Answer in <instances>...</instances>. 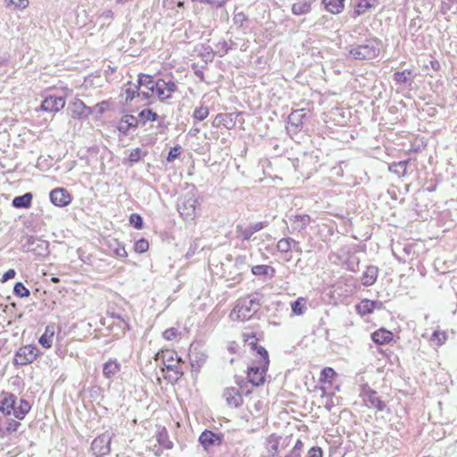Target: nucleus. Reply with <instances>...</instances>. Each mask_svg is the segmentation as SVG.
<instances>
[{
	"mask_svg": "<svg viewBox=\"0 0 457 457\" xmlns=\"http://www.w3.org/2000/svg\"><path fill=\"white\" fill-rule=\"evenodd\" d=\"M31 405L27 400L20 399L12 394L4 393L0 399V416L12 417L22 420L30 411Z\"/></svg>",
	"mask_w": 457,
	"mask_h": 457,
	"instance_id": "nucleus-1",
	"label": "nucleus"
},
{
	"mask_svg": "<svg viewBox=\"0 0 457 457\" xmlns=\"http://www.w3.org/2000/svg\"><path fill=\"white\" fill-rule=\"evenodd\" d=\"M380 41L370 38L363 44L350 45L347 47L349 57L359 61H370L378 57L380 53Z\"/></svg>",
	"mask_w": 457,
	"mask_h": 457,
	"instance_id": "nucleus-2",
	"label": "nucleus"
},
{
	"mask_svg": "<svg viewBox=\"0 0 457 457\" xmlns=\"http://www.w3.org/2000/svg\"><path fill=\"white\" fill-rule=\"evenodd\" d=\"M260 303L257 296L250 295L248 297L237 300L236 306L230 312L232 320L245 321L248 320L260 308Z\"/></svg>",
	"mask_w": 457,
	"mask_h": 457,
	"instance_id": "nucleus-3",
	"label": "nucleus"
},
{
	"mask_svg": "<svg viewBox=\"0 0 457 457\" xmlns=\"http://www.w3.org/2000/svg\"><path fill=\"white\" fill-rule=\"evenodd\" d=\"M154 360L157 362H161L170 373L168 375L170 381H177L183 375L179 359L177 357L176 353L172 351H162L155 354Z\"/></svg>",
	"mask_w": 457,
	"mask_h": 457,
	"instance_id": "nucleus-4",
	"label": "nucleus"
},
{
	"mask_svg": "<svg viewBox=\"0 0 457 457\" xmlns=\"http://www.w3.org/2000/svg\"><path fill=\"white\" fill-rule=\"evenodd\" d=\"M196 204L195 187H192L179 198L177 209L186 221H193L197 216Z\"/></svg>",
	"mask_w": 457,
	"mask_h": 457,
	"instance_id": "nucleus-5",
	"label": "nucleus"
},
{
	"mask_svg": "<svg viewBox=\"0 0 457 457\" xmlns=\"http://www.w3.org/2000/svg\"><path fill=\"white\" fill-rule=\"evenodd\" d=\"M21 427L19 420L0 416V439L6 440L10 445L15 444L13 441L17 438L16 432Z\"/></svg>",
	"mask_w": 457,
	"mask_h": 457,
	"instance_id": "nucleus-6",
	"label": "nucleus"
},
{
	"mask_svg": "<svg viewBox=\"0 0 457 457\" xmlns=\"http://www.w3.org/2000/svg\"><path fill=\"white\" fill-rule=\"evenodd\" d=\"M178 90L177 84L172 80L159 79L155 82L154 93L161 101L171 98L173 93Z\"/></svg>",
	"mask_w": 457,
	"mask_h": 457,
	"instance_id": "nucleus-7",
	"label": "nucleus"
},
{
	"mask_svg": "<svg viewBox=\"0 0 457 457\" xmlns=\"http://www.w3.org/2000/svg\"><path fill=\"white\" fill-rule=\"evenodd\" d=\"M39 354V350L31 345L21 347L15 354V364L27 365L33 362Z\"/></svg>",
	"mask_w": 457,
	"mask_h": 457,
	"instance_id": "nucleus-8",
	"label": "nucleus"
},
{
	"mask_svg": "<svg viewBox=\"0 0 457 457\" xmlns=\"http://www.w3.org/2000/svg\"><path fill=\"white\" fill-rule=\"evenodd\" d=\"M162 8L166 16L182 20L184 18L185 0H162Z\"/></svg>",
	"mask_w": 457,
	"mask_h": 457,
	"instance_id": "nucleus-9",
	"label": "nucleus"
},
{
	"mask_svg": "<svg viewBox=\"0 0 457 457\" xmlns=\"http://www.w3.org/2000/svg\"><path fill=\"white\" fill-rule=\"evenodd\" d=\"M111 436L108 434H103L95 438L91 444V450L97 457H102L110 453Z\"/></svg>",
	"mask_w": 457,
	"mask_h": 457,
	"instance_id": "nucleus-10",
	"label": "nucleus"
},
{
	"mask_svg": "<svg viewBox=\"0 0 457 457\" xmlns=\"http://www.w3.org/2000/svg\"><path fill=\"white\" fill-rule=\"evenodd\" d=\"M51 203L58 207H65L71 202V195L67 189L56 187L49 194Z\"/></svg>",
	"mask_w": 457,
	"mask_h": 457,
	"instance_id": "nucleus-11",
	"label": "nucleus"
},
{
	"mask_svg": "<svg viewBox=\"0 0 457 457\" xmlns=\"http://www.w3.org/2000/svg\"><path fill=\"white\" fill-rule=\"evenodd\" d=\"M71 116L73 119L83 120L92 113V109L87 107L81 100L75 99L68 106Z\"/></svg>",
	"mask_w": 457,
	"mask_h": 457,
	"instance_id": "nucleus-12",
	"label": "nucleus"
},
{
	"mask_svg": "<svg viewBox=\"0 0 457 457\" xmlns=\"http://www.w3.org/2000/svg\"><path fill=\"white\" fill-rule=\"evenodd\" d=\"M264 228L263 222H254L248 226L238 224L236 227V234L238 238L242 240H250L253 235Z\"/></svg>",
	"mask_w": 457,
	"mask_h": 457,
	"instance_id": "nucleus-13",
	"label": "nucleus"
},
{
	"mask_svg": "<svg viewBox=\"0 0 457 457\" xmlns=\"http://www.w3.org/2000/svg\"><path fill=\"white\" fill-rule=\"evenodd\" d=\"M363 401L370 408H374L382 411L386 408V403L378 396V393L370 387L364 388L362 391Z\"/></svg>",
	"mask_w": 457,
	"mask_h": 457,
	"instance_id": "nucleus-14",
	"label": "nucleus"
},
{
	"mask_svg": "<svg viewBox=\"0 0 457 457\" xmlns=\"http://www.w3.org/2000/svg\"><path fill=\"white\" fill-rule=\"evenodd\" d=\"M267 370L268 368H264V365L262 364L249 367L247 372L249 382L253 386H260L263 384Z\"/></svg>",
	"mask_w": 457,
	"mask_h": 457,
	"instance_id": "nucleus-15",
	"label": "nucleus"
},
{
	"mask_svg": "<svg viewBox=\"0 0 457 457\" xmlns=\"http://www.w3.org/2000/svg\"><path fill=\"white\" fill-rule=\"evenodd\" d=\"M65 106V100L62 96H50L41 104L40 108L45 112H57Z\"/></svg>",
	"mask_w": 457,
	"mask_h": 457,
	"instance_id": "nucleus-16",
	"label": "nucleus"
},
{
	"mask_svg": "<svg viewBox=\"0 0 457 457\" xmlns=\"http://www.w3.org/2000/svg\"><path fill=\"white\" fill-rule=\"evenodd\" d=\"M199 442L204 449L221 444V436L210 430H204L199 436Z\"/></svg>",
	"mask_w": 457,
	"mask_h": 457,
	"instance_id": "nucleus-17",
	"label": "nucleus"
},
{
	"mask_svg": "<svg viewBox=\"0 0 457 457\" xmlns=\"http://www.w3.org/2000/svg\"><path fill=\"white\" fill-rule=\"evenodd\" d=\"M223 396L228 404L233 407H238L243 402L242 395L236 387L226 388L223 392Z\"/></svg>",
	"mask_w": 457,
	"mask_h": 457,
	"instance_id": "nucleus-18",
	"label": "nucleus"
},
{
	"mask_svg": "<svg viewBox=\"0 0 457 457\" xmlns=\"http://www.w3.org/2000/svg\"><path fill=\"white\" fill-rule=\"evenodd\" d=\"M294 231H302L311 223V217L307 214H297L289 217Z\"/></svg>",
	"mask_w": 457,
	"mask_h": 457,
	"instance_id": "nucleus-19",
	"label": "nucleus"
},
{
	"mask_svg": "<svg viewBox=\"0 0 457 457\" xmlns=\"http://www.w3.org/2000/svg\"><path fill=\"white\" fill-rule=\"evenodd\" d=\"M190 363L193 369L199 370L206 361V355L204 353L197 350L196 347H190L188 353Z\"/></svg>",
	"mask_w": 457,
	"mask_h": 457,
	"instance_id": "nucleus-20",
	"label": "nucleus"
},
{
	"mask_svg": "<svg viewBox=\"0 0 457 457\" xmlns=\"http://www.w3.org/2000/svg\"><path fill=\"white\" fill-rule=\"evenodd\" d=\"M316 0H299L292 4L291 11L295 15H304L311 12Z\"/></svg>",
	"mask_w": 457,
	"mask_h": 457,
	"instance_id": "nucleus-21",
	"label": "nucleus"
},
{
	"mask_svg": "<svg viewBox=\"0 0 457 457\" xmlns=\"http://www.w3.org/2000/svg\"><path fill=\"white\" fill-rule=\"evenodd\" d=\"M378 268L374 265H370L366 268L361 276V283L365 287L372 286L378 278Z\"/></svg>",
	"mask_w": 457,
	"mask_h": 457,
	"instance_id": "nucleus-22",
	"label": "nucleus"
},
{
	"mask_svg": "<svg viewBox=\"0 0 457 457\" xmlns=\"http://www.w3.org/2000/svg\"><path fill=\"white\" fill-rule=\"evenodd\" d=\"M232 113H219L215 116L212 126L215 128H219L220 126H224L227 129H232L235 125L233 121Z\"/></svg>",
	"mask_w": 457,
	"mask_h": 457,
	"instance_id": "nucleus-23",
	"label": "nucleus"
},
{
	"mask_svg": "<svg viewBox=\"0 0 457 457\" xmlns=\"http://www.w3.org/2000/svg\"><path fill=\"white\" fill-rule=\"evenodd\" d=\"M55 334V326L54 324L47 325L44 334L39 338V344L48 349L52 346L54 337Z\"/></svg>",
	"mask_w": 457,
	"mask_h": 457,
	"instance_id": "nucleus-24",
	"label": "nucleus"
},
{
	"mask_svg": "<svg viewBox=\"0 0 457 457\" xmlns=\"http://www.w3.org/2000/svg\"><path fill=\"white\" fill-rule=\"evenodd\" d=\"M372 340L378 345H384L393 339V334L387 329L379 328L372 333Z\"/></svg>",
	"mask_w": 457,
	"mask_h": 457,
	"instance_id": "nucleus-25",
	"label": "nucleus"
},
{
	"mask_svg": "<svg viewBox=\"0 0 457 457\" xmlns=\"http://www.w3.org/2000/svg\"><path fill=\"white\" fill-rule=\"evenodd\" d=\"M281 437L276 434L270 435L265 440V448L270 456L278 453Z\"/></svg>",
	"mask_w": 457,
	"mask_h": 457,
	"instance_id": "nucleus-26",
	"label": "nucleus"
},
{
	"mask_svg": "<svg viewBox=\"0 0 457 457\" xmlns=\"http://www.w3.org/2000/svg\"><path fill=\"white\" fill-rule=\"evenodd\" d=\"M120 370V363L116 360H109L104 364L103 374L106 378H112Z\"/></svg>",
	"mask_w": 457,
	"mask_h": 457,
	"instance_id": "nucleus-27",
	"label": "nucleus"
},
{
	"mask_svg": "<svg viewBox=\"0 0 457 457\" xmlns=\"http://www.w3.org/2000/svg\"><path fill=\"white\" fill-rule=\"evenodd\" d=\"M292 313L295 316H302L307 311V299L304 297H298L291 304Z\"/></svg>",
	"mask_w": 457,
	"mask_h": 457,
	"instance_id": "nucleus-28",
	"label": "nucleus"
},
{
	"mask_svg": "<svg viewBox=\"0 0 457 457\" xmlns=\"http://www.w3.org/2000/svg\"><path fill=\"white\" fill-rule=\"evenodd\" d=\"M33 195L29 192L12 199V206L15 208H29L31 205Z\"/></svg>",
	"mask_w": 457,
	"mask_h": 457,
	"instance_id": "nucleus-29",
	"label": "nucleus"
},
{
	"mask_svg": "<svg viewBox=\"0 0 457 457\" xmlns=\"http://www.w3.org/2000/svg\"><path fill=\"white\" fill-rule=\"evenodd\" d=\"M345 0H322L325 9L333 13L338 14L344 10Z\"/></svg>",
	"mask_w": 457,
	"mask_h": 457,
	"instance_id": "nucleus-30",
	"label": "nucleus"
},
{
	"mask_svg": "<svg viewBox=\"0 0 457 457\" xmlns=\"http://www.w3.org/2000/svg\"><path fill=\"white\" fill-rule=\"evenodd\" d=\"M355 12L357 15L363 14L368 10L375 8L378 4V0H356Z\"/></svg>",
	"mask_w": 457,
	"mask_h": 457,
	"instance_id": "nucleus-31",
	"label": "nucleus"
},
{
	"mask_svg": "<svg viewBox=\"0 0 457 457\" xmlns=\"http://www.w3.org/2000/svg\"><path fill=\"white\" fill-rule=\"evenodd\" d=\"M155 82L153 77L145 74H140L137 79L138 88H146L151 90V93H154Z\"/></svg>",
	"mask_w": 457,
	"mask_h": 457,
	"instance_id": "nucleus-32",
	"label": "nucleus"
},
{
	"mask_svg": "<svg viewBox=\"0 0 457 457\" xmlns=\"http://www.w3.org/2000/svg\"><path fill=\"white\" fill-rule=\"evenodd\" d=\"M252 273L255 276L272 278L274 276L275 270L268 265H255L252 267Z\"/></svg>",
	"mask_w": 457,
	"mask_h": 457,
	"instance_id": "nucleus-33",
	"label": "nucleus"
},
{
	"mask_svg": "<svg viewBox=\"0 0 457 457\" xmlns=\"http://www.w3.org/2000/svg\"><path fill=\"white\" fill-rule=\"evenodd\" d=\"M356 310L361 315H368L374 310V301L364 299L357 306Z\"/></svg>",
	"mask_w": 457,
	"mask_h": 457,
	"instance_id": "nucleus-34",
	"label": "nucleus"
},
{
	"mask_svg": "<svg viewBox=\"0 0 457 457\" xmlns=\"http://www.w3.org/2000/svg\"><path fill=\"white\" fill-rule=\"evenodd\" d=\"M138 92H139V88L137 84L128 83L126 85V88L124 91L125 101L128 103V102H131L136 97L138 98Z\"/></svg>",
	"mask_w": 457,
	"mask_h": 457,
	"instance_id": "nucleus-35",
	"label": "nucleus"
},
{
	"mask_svg": "<svg viewBox=\"0 0 457 457\" xmlns=\"http://www.w3.org/2000/svg\"><path fill=\"white\" fill-rule=\"evenodd\" d=\"M138 119L133 115H125L123 116L119 129L120 130H128L129 128L137 127Z\"/></svg>",
	"mask_w": 457,
	"mask_h": 457,
	"instance_id": "nucleus-36",
	"label": "nucleus"
},
{
	"mask_svg": "<svg viewBox=\"0 0 457 457\" xmlns=\"http://www.w3.org/2000/svg\"><path fill=\"white\" fill-rule=\"evenodd\" d=\"M156 440L159 445L165 449L173 447V443L169 439L168 433L164 428L156 435Z\"/></svg>",
	"mask_w": 457,
	"mask_h": 457,
	"instance_id": "nucleus-37",
	"label": "nucleus"
},
{
	"mask_svg": "<svg viewBox=\"0 0 457 457\" xmlns=\"http://www.w3.org/2000/svg\"><path fill=\"white\" fill-rule=\"evenodd\" d=\"M109 248L117 257H126L128 255L124 245L117 240L111 241L109 243Z\"/></svg>",
	"mask_w": 457,
	"mask_h": 457,
	"instance_id": "nucleus-38",
	"label": "nucleus"
},
{
	"mask_svg": "<svg viewBox=\"0 0 457 457\" xmlns=\"http://www.w3.org/2000/svg\"><path fill=\"white\" fill-rule=\"evenodd\" d=\"M447 336L445 332L436 330L433 332L431 337H430V344L433 346H440L446 341Z\"/></svg>",
	"mask_w": 457,
	"mask_h": 457,
	"instance_id": "nucleus-39",
	"label": "nucleus"
},
{
	"mask_svg": "<svg viewBox=\"0 0 457 457\" xmlns=\"http://www.w3.org/2000/svg\"><path fill=\"white\" fill-rule=\"evenodd\" d=\"M408 161L395 162L389 166V170L399 176H404L407 170Z\"/></svg>",
	"mask_w": 457,
	"mask_h": 457,
	"instance_id": "nucleus-40",
	"label": "nucleus"
},
{
	"mask_svg": "<svg viewBox=\"0 0 457 457\" xmlns=\"http://www.w3.org/2000/svg\"><path fill=\"white\" fill-rule=\"evenodd\" d=\"M292 245H294V239L291 237H286L278 242L277 248L280 253H286L292 250Z\"/></svg>",
	"mask_w": 457,
	"mask_h": 457,
	"instance_id": "nucleus-41",
	"label": "nucleus"
},
{
	"mask_svg": "<svg viewBox=\"0 0 457 457\" xmlns=\"http://www.w3.org/2000/svg\"><path fill=\"white\" fill-rule=\"evenodd\" d=\"M138 118L144 122L145 123L146 121L148 120H151V121H154L157 120L158 118V115L156 112H153L152 110L150 109H144L142 110L139 114H138Z\"/></svg>",
	"mask_w": 457,
	"mask_h": 457,
	"instance_id": "nucleus-42",
	"label": "nucleus"
},
{
	"mask_svg": "<svg viewBox=\"0 0 457 457\" xmlns=\"http://www.w3.org/2000/svg\"><path fill=\"white\" fill-rule=\"evenodd\" d=\"M336 376L337 373L332 368L326 367L321 370L320 381L331 383Z\"/></svg>",
	"mask_w": 457,
	"mask_h": 457,
	"instance_id": "nucleus-43",
	"label": "nucleus"
},
{
	"mask_svg": "<svg viewBox=\"0 0 457 457\" xmlns=\"http://www.w3.org/2000/svg\"><path fill=\"white\" fill-rule=\"evenodd\" d=\"M257 353L259 355L258 364L264 365V368H268L270 360H269V355H268V352L266 351V349L262 346H259V347H257Z\"/></svg>",
	"mask_w": 457,
	"mask_h": 457,
	"instance_id": "nucleus-44",
	"label": "nucleus"
},
{
	"mask_svg": "<svg viewBox=\"0 0 457 457\" xmlns=\"http://www.w3.org/2000/svg\"><path fill=\"white\" fill-rule=\"evenodd\" d=\"M29 0H4L5 7L14 6L18 9H25L29 6Z\"/></svg>",
	"mask_w": 457,
	"mask_h": 457,
	"instance_id": "nucleus-45",
	"label": "nucleus"
},
{
	"mask_svg": "<svg viewBox=\"0 0 457 457\" xmlns=\"http://www.w3.org/2000/svg\"><path fill=\"white\" fill-rule=\"evenodd\" d=\"M209 115V108L207 106H200L195 108L193 112V117L198 120H204Z\"/></svg>",
	"mask_w": 457,
	"mask_h": 457,
	"instance_id": "nucleus-46",
	"label": "nucleus"
},
{
	"mask_svg": "<svg viewBox=\"0 0 457 457\" xmlns=\"http://www.w3.org/2000/svg\"><path fill=\"white\" fill-rule=\"evenodd\" d=\"M411 71L405 70L403 71H397L394 74V79L396 83L404 84L408 81Z\"/></svg>",
	"mask_w": 457,
	"mask_h": 457,
	"instance_id": "nucleus-47",
	"label": "nucleus"
},
{
	"mask_svg": "<svg viewBox=\"0 0 457 457\" xmlns=\"http://www.w3.org/2000/svg\"><path fill=\"white\" fill-rule=\"evenodd\" d=\"M149 248V243L146 239L141 238L135 243L134 250L138 253L146 252Z\"/></svg>",
	"mask_w": 457,
	"mask_h": 457,
	"instance_id": "nucleus-48",
	"label": "nucleus"
},
{
	"mask_svg": "<svg viewBox=\"0 0 457 457\" xmlns=\"http://www.w3.org/2000/svg\"><path fill=\"white\" fill-rule=\"evenodd\" d=\"M13 292L20 297H27L29 295V290L21 282L15 284Z\"/></svg>",
	"mask_w": 457,
	"mask_h": 457,
	"instance_id": "nucleus-49",
	"label": "nucleus"
},
{
	"mask_svg": "<svg viewBox=\"0 0 457 457\" xmlns=\"http://www.w3.org/2000/svg\"><path fill=\"white\" fill-rule=\"evenodd\" d=\"M234 44L232 42L228 43L226 40H221L218 42L216 45L217 51L220 53V55L222 56L228 53L229 49L232 48Z\"/></svg>",
	"mask_w": 457,
	"mask_h": 457,
	"instance_id": "nucleus-50",
	"label": "nucleus"
},
{
	"mask_svg": "<svg viewBox=\"0 0 457 457\" xmlns=\"http://www.w3.org/2000/svg\"><path fill=\"white\" fill-rule=\"evenodd\" d=\"M179 331L175 328H167L162 333V337L168 341H171L179 336Z\"/></svg>",
	"mask_w": 457,
	"mask_h": 457,
	"instance_id": "nucleus-51",
	"label": "nucleus"
},
{
	"mask_svg": "<svg viewBox=\"0 0 457 457\" xmlns=\"http://www.w3.org/2000/svg\"><path fill=\"white\" fill-rule=\"evenodd\" d=\"M302 112H303V110H297V111L291 112L288 119H289V121L293 125H295L296 127L299 125V122L301 121L302 118L304 116V114Z\"/></svg>",
	"mask_w": 457,
	"mask_h": 457,
	"instance_id": "nucleus-52",
	"label": "nucleus"
},
{
	"mask_svg": "<svg viewBox=\"0 0 457 457\" xmlns=\"http://www.w3.org/2000/svg\"><path fill=\"white\" fill-rule=\"evenodd\" d=\"M247 16L243 12L236 13L233 17L234 24L239 26L240 28L244 27V24L247 21Z\"/></svg>",
	"mask_w": 457,
	"mask_h": 457,
	"instance_id": "nucleus-53",
	"label": "nucleus"
},
{
	"mask_svg": "<svg viewBox=\"0 0 457 457\" xmlns=\"http://www.w3.org/2000/svg\"><path fill=\"white\" fill-rule=\"evenodd\" d=\"M181 154V147L179 145H176L172 147L168 154L167 161L169 162H173L175 159H177Z\"/></svg>",
	"mask_w": 457,
	"mask_h": 457,
	"instance_id": "nucleus-54",
	"label": "nucleus"
},
{
	"mask_svg": "<svg viewBox=\"0 0 457 457\" xmlns=\"http://www.w3.org/2000/svg\"><path fill=\"white\" fill-rule=\"evenodd\" d=\"M129 222L137 229H140L143 227L142 217L138 214H131L129 218Z\"/></svg>",
	"mask_w": 457,
	"mask_h": 457,
	"instance_id": "nucleus-55",
	"label": "nucleus"
},
{
	"mask_svg": "<svg viewBox=\"0 0 457 457\" xmlns=\"http://www.w3.org/2000/svg\"><path fill=\"white\" fill-rule=\"evenodd\" d=\"M143 155H145V153L140 148H136L131 151L129 159L131 162H137Z\"/></svg>",
	"mask_w": 457,
	"mask_h": 457,
	"instance_id": "nucleus-56",
	"label": "nucleus"
},
{
	"mask_svg": "<svg viewBox=\"0 0 457 457\" xmlns=\"http://www.w3.org/2000/svg\"><path fill=\"white\" fill-rule=\"evenodd\" d=\"M99 18L103 21L102 24L104 25L106 22L112 20L113 12L111 10H106L102 12Z\"/></svg>",
	"mask_w": 457,
	"mask_h": 457,
	"instance_id": "nucleus-57",
	"label": "nucleus"
},
{
	"mask_svg": "<svg viewBox=\"0 0 457 457\" xmlns=\"http://www.w3.org/2000/svg\"><path fill=\"white\" fill-rule=\"evenodd\" d=\"M308 457H323V452L320 447H312L308 452Z\"/></svg>",
	"mask_w": 457,
	"mask_h": 457,
	"instance_id": "nucleus-58",
	"label": "nucleus"
},
{
	"mask_svg": "<svg viewBox=\"0 0 457 457\" xmlns=\"http://www.w3.org/2000/svg\"><path fill=\"white\" fill-rule=\"evenodd\" d=\"M154 93H151V90L146 88H140L138 92V98L141 100H146L150 98Z\"/></svg>",
	"mask_w": 457,
	"mask_h": 457,
	"instance_id": "nucleus-59",
	"label": "nucleus"
},
{
	"mask_svg": "<svg viewBox=\"0 0 457 457\" xmlns=\"http://www.w3.org/2000/svg\"><path fill=\"white\" fill-rule=\"evenodd\" d=\"M16 275V272L14 270L11 269V270H8L4 275H3V278H2V282H5L11 278H13Z\"/></svg>",
	"mask_w": 457,
	"mask_h": 457,
	"instance_id": "nucleus-60",
	"label": "nucleus"
},
{
	"mask_svg": "<svg viewBox=\"0 0 457 457\" xmlns=\"http://www.w3.org/2000/svg\"><path fill=\"white\" fill-rule=\"evenodd\" d=\"M105 104H106V102H102L100 104H96L94 109L96 110V112L102 114L105 111V107H104Z\"/></svg>",
	"mask_w": 457,
	"mask_h": 457,
	"instance_id": "nucleus-61",
	"label": "nucleus"
},
{
	"mask_svg": "<svg viewBox=\"0 0 457 457\" xmlns=\"http://www.w3.org/2000/svg\"><path fill=\"white\" fill-rule=\"evenodd\" d=\"M303 444L301 440H297L296 443L295 444V446L293 448V450L295 451H297V452H300V453H302V450H303Z\"/></svg>",
	"mask_w": 457,
	"mask_h": 457,
	"instance_id": "nucleus-62",
	"label": "nucleus"
},
{
	"mask_svg": "<svg viewBox=\"0 0 457 457\" xmlns=\"http://www.w3.org/2000/svg\"><path fill=\"white\" fill-rule=\"evenodd\" d=\"M292 250L295 251L298 253H302V248L297 241L294 239V245H292Z\"/></svg>",
	"mask_w": 457,
	"mask_h": 457,
	"instance_id": "nucleus-63",
	"label": "nucleus"
},
{
	"mask_svg": "<svg viewBox=\"0 0 457 457\" xmlns=\"http://www.w3.org/2000/svg\"><path fill=\"white\" fill-rule=\"evenodd\" d=\"M285 457H301L300 452L291 450L288 454H287Z\"/></svg>",
	"mask_w": 457,
	"mask_h": 457,
	"instance_id": "nucleus-64",
	"label": "nucleus"
}]
</instances>
